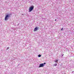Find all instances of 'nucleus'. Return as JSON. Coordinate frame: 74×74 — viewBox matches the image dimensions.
Wrapping results in <instances>:
<instances>
[{
    "label": "nucleus",
    "instance_id": "9b49d317",
    "mask_svg": "<svg viewBox=\"0 0 74 74\" xmlns=\"http://www.w3.org/2000/svg\"><path fill=\"white\" fill-rule=\"evenodd\" d=\"M64 55V54H63L62 56H63Z\"/></svg>",
    "mask_w": 74,
    "mask_h": 74
},
{
    "label": "nucleus",
    "instance_id": "20e7f679",
    "mask_svg": "<svg viewBox=\"0 0 74 74\" xmlns=\"http://www.w3.org/2000/svg\"><path fill=\"white\" fill-rule=\"evenodd\" d=\"M38 29V27H36L34 29V31L36 32V31H37V30Z\"/></svg>",
    "mask_w": 74,
    "mask_h": 74
},
{
    "label": "nucleus",
    "instance_id": "f257e3e1",
    "mask_svg": "<svg viewBox=\"0 0 74 74\" xmlns=\"http://www.w3.org/2000/svg\"><path fill=\"white\" fill-rule=\"evenodd\" d=\"M34 9V6L33 5H32L31 6L29 7V12H31Z\"/></svg>",
    "mask_w": 74,
    "mask_h": 74
},
{
    "label": "nucleus",
    "instance_id": "f03ea898",
    "mask_svg": "<svg viewBox=\"0 0 74 74\" xmlns=\"http://www.w3.org/2000/svg\"><path fill=\"white\" fill-rule=\"evenodd\" d=\"M46 63L45 62L44 63L40 64L39 67H43L44 66V64H45Z\"/></svg>",
    "mask_w": 74,
    "mask_h": 74
},
{
    "label": "nucleus",
    "instance_id": "1a4fd4ad",
    "mask_svg": "<svg viewBox=\"0 0 74 74\" xmlns=\"http://www.w3.org/2000/svg\"><path fill=\"white\" fill-rule=\"evenodd\" d=\"M61 30H63V28H62L61 29Z\"/></svg>",
    "mask_w": 74,
    "mask_h": 74
},
{
    "label": "nucleus",
    "instance_id": "9d476101",
    "mask_svg": "<svg viewBox=\"0 0 74 74\" xmlns=\"http://www.w3.org/2000/svg\"><path fill=\"white\" fill-rule=\"evenodd\" d=\"M56 21V19H55V21Z\"/></svg>",
    "mask_w": 74,
    "mask_h": 74
},
{
    "label": "nucleus",
    "instance_id": "6e6552de",
    "mask_svg": "<svg viewBox=\"0 0 74 74\" xmlns=\"http://www.w3.org/2000/svg\"><path fill=\"white\" fill-rule=\"evenodd\" d=\"M8 49H9V47H8V48H7V49H6V50H8Z\"/></svg>",
    "mask_w": 74,
    "mask_h": 74
},
{
    "label": "nucleus",
    "instance_id": "39448f33",
    "mask_svg": "<svg viewBox=\"0 0 74 74\" xmlns=\"http://www.w3.org/2000/svg\"><path fill=\"white\" fill-rule=\"evenodd\" d=\"M57 64H54V66H57Z\"/></svg>",
    "mask_w": 74,
    "mask_h": 74
},
{
    "label": "nucleus",
    "instance_id": "7ed1b4c3",
    "mask_svg": "<svg viewBox=\"0 0 74 74\" xmlns=\"http://www.w3.org/2000/svg\"><path fill=\"white\" fill-rule=\"evenodd\" d=\"M8 17H9V15H6L5 18V20H8Z\"/></svg>",
    "mask_w": 74,
    "mask_h": 74
},
{
    "label": "nucleus",
    "instance_id": "0eeeda50",
    "mask_svg": "<svg viewBox=\"0 0 74 74\" xmlns=\"http://www.w3.org/2000/svg\"><path fill=\"white\" fill-rule=\"evenodd\" d=\"M58 60H56L55 62L56 63H57V62H58Z\"/></svg>",
    "mask_w": 74,
    "mask_h": 74
},
{
    "label": "nucleus",
    "instance_id": "423d86ee",
    "mask_svg": "<svg viewBox=\"0 0 74 74\" xmlns=\"http://www.w3.org/2000/svg\"><path fill=\"white\" fill-rule=\"evenodd\" d=\"M38 56V57H41V55H40V54Z\"/></svg>",
    "mask_w": 74,
    "mask_h": 74
}]
</instances>
